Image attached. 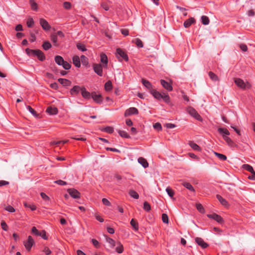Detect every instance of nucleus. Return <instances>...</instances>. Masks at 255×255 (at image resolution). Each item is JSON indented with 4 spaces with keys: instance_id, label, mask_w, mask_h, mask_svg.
<instances>
[{
    "instance_id": "72a5a7b5",
    "label": "nucleus",
    "mask_w": 255,
    "mask_h": 255,
    "mask_svg": "<svg viewBox=\"0 0 255 255\" xmlns=\"http://www.w3.org/2000/svg\"><path fill=\"white\" fill-rule=\"evenodd\" d=\"M183 185L191 191L195 192V189L192 185L189 182H184Z\"/></svg>"
},
{
    "instance_id": "a211bd4d",
    "label": "nucleus",
    "mask_w": 255,
    "mask_h": 255,
    "mask_svg": "<svg viewBox=\"0 0 255 255\" xmlns=\"http://www.w3.org/2000/svg\"><path fill=\"white\" fill-rule=\"evenodd\" d=\"M195 22V20L193 17H190L188 19L186 20L184 22V26L185 28L190 27L193 23Z\"/></svg>"
},
{
    "instance_id": "4d7b16f0",
    "label": "nucleus",
    "mask_w": 255,
    "mask_h": 255,
    "mask_svg": "<svg viewBox=\"0 0 255 255\" xmlns=\"http://www.w3.org/2000/svg\"><path fill=\"white\" fill-rule=\"evenodd\" d=\"M63 7L66 9H69L71 7V4L69 2L65 1L63 3Z\"/></svg>"
},
{
    "instance_id": "f3484780",
    "label": "nucleus",
    "mask_w": 255,
    "mask_h": 255,
    "mask_svg": "<svg viewBox=\"0 0 255 255\" xmlns=\"http://www.w3.org/2000/svg\"><path fill=\"white\" fill-rule=\"evenodd\" d=\"M100 61L103 64V67L104 68H107L108 66V57L105 54L102 53L100 55Z\"/></svg>"
},
{
    "instance_id": "ddd939ff",
    "label": "nucleus",
    "mask_w": 255,
    "mask_h": 255,
    "mask_svg": "<svg viewBox=\"0 0 255 255\" xmlns=\"http://www.w3.org/2000/svg\"><path fill=\"white\" fill-rule=\"evenodd\" d=\"M195 242L199 246H200L203 249H206L209 246L208 244L205 242L204 240L201 238H196L195 239Z\"/></svg>"
},
{
    "instance_id": "6e6552de",
    "label": "nucleus",
    "mask_w": 255,
    "mask_h": 255,
    "mask_svg": "<svg viewBox=\"0 0 255 255\" xmlns=\"http://www.w3.org/2000/svg\"><path fill=\"white\" fill-rule=\"evenodd\" d=\"M138 114V111L137 109L134 107H131L127 109L124 114L125 117L130 116L132 115H137Z\"/></svg>"
},
{
    "instance_id": "c756f323",
    "label": "nucleus",
    "mask_w": 255,
    "mask_h": 255,
    "mask_svg": "<svg viewBox=\"0 0 255 255\" xmlns=\"http://www.w3.org/2000/svg\"><path fill=\"white\" fill-rule=\"evenodd\" d=\"M189 144L190 146L193 149L196 150V151H200L201 150V148L196 143H195L192 141H190V142L189 143Z\"/></svg>"
},
{
    "instance_id": "0e129e2a",
    "label": "nucleus",
    "mask_w": 255,
    "mask_h": 255,
    "mask_svg": "<svg viewBox=\"0 0 255 255\" xmlns=\"http://www.w3.org/2000/svg\"><path fill=\"white\" fill-rule=\"evenodd\" d=\"M105 131L109 133H112L114 132V128L111 127H107L105 128Z\"/></svg>"
},
{
    "instance_id": "a18cd8bd",
    "label": "nucleus",
    "mask_w": 255,
    "mask_h": 255,
    "mask_svg": "<svg viewBox=\"0 0 255 255\" xmlns=\"http://www.w3.org/2000/svg\"><path fill=\"white\" fill-rule=\"evenodd\" d=\"M31 233L35 236H39L40 235V231H39L35 227H33L31 229Z\"/></svg>"
},
{
    "instance_id": "774afa93",
    "label": "nucleus",
    "mask_w": 255,
    "mask_h": 255,
    "mask_svg": "<svg viewBox=\"0 0 255 255\" xmlns=\"http://www.w3.org/2000/svg\"><path fill=\"white\" fill-rule=\"evenodd\" d=\"M92 242L93 245L97 248L99 247V242L96 239H92Z\"/></svg>"
},
{
    "instance_id": "58836bf2",
    "label": "nucleus",
    "mask_w": 255,
    "mask_h": 255,
    "mask_svg": "<svg viewBox=\"0 0 255 255\" xmlns=\"http://www.w3.org/2000/svg\"><path fill=\"white\" fill-rule=\"evenodd\" d=\"M118 133H119L120 136H121L123 137L126 138H128L130 137L129 134L126 131H125L124 130H119L118 131Z\"/></svg>"
},
{
    "instance_id": "aec40b11",
    "label": "nucleus",
    "mask_w": 255,
    "mask_h": 255,
    "mask_svg": "<svg viewBox=\"0 0 255 255\" xmlns=\"http://www.w3.org/2000/svg\"><path fill=\"white\" fill-rule=\"evenodd\" d=\"M216 198L222 205L225 207H227L229 206V204L227 200L223 198L221 195H217Z\"/></svg>"
},
{
    "instance_id": "49530a36",
    "label": "nucleus",
    "mask_w": 255,
    "mask_h": 255,
    "mask_svg": "<svg viewBox=\"0 0 255 255\" xmlns=\"http://www.w3.org/2000/svg\"><path fill=\"white\" fill-rule=\"evenodd\" d=\"M26 109L29 111V112L34 117H37V114L36 111L33 109L30 106H27L26 107Z\"/></svg>"
},
{
    "instance_id": "e2e57ef3",
    "label": "nucleus",
    "mask_w": 255,
    "mask_h": 255,
    "mask_svg": "<svg viewBox=\"0 0 255 255\" xmlns=\"http://www.w3.org/2000/svg\"><path fill=\"white\" fill-rule=\"evenodd\" d=\"M102 201V203L105 205H106L107 206H110L111 205L110 202L106 198H103Z\"/></svg>"
},
{
    "instance_id": "423d86ee",
    "label": "nucleus",
    "mask_w": 255,
    "mask_h": 255,
    "mask_svg": "<svg viewBox=\"0 0 255 255\" xmlns=\"http://www.w3.org/2000/svg\"><path fill=\"white\" fill-rule=\"evenodd\" d=\"M188 113L198 121H202L201 117L198 114L197 111L193 108L189 107L187 109Z\"/></svg>"
},
{
    "instance_id": "2eb2a0df",
    "label": "nucleus",
    "mask_w": 255,
    "mask_h": 255,
    "mask_svg": "<svg viewBox=\"0 0 255 255\" xmlns=\"http://www.w3.org/2000/svg\"><path fill=\"white\" fill-rule=\"evenodd\" d=\"M81 93L82 97L84 99H90L91 97V94L88 92L84 86L82 87V91Z\"/></svg>"
},
{
    "instance_id": "79ce46f5",
    "label": "nucleus",
    "mask_w": 255,
    "mask_h": 255,
    "mask_svg": "<svg viewBox=\"0 0 255 255\" xmlns=\"http://www.w3.org/2000/svg\"><path fill=\"white\" fill-rule=\"evenodd\" d=\"M166 191L167 193L169 196L170 197H173L174 195V191L169 187H168L166 189Z\"/></svg>"
},
{
    "instance_id": "4be33fe9",
    "label": "nucleus",
    "mask_w": 255,
    "mask_h": 255,
    "mask_svg": "<svg viewBox=\"0 0 255 255\" xmlns=\"http://www.w3.org/2000/svg\"><path fill=\"white\" fill-rule=\"evenodd\" d=\"M25 52L30 57H36L37 54V49H30L26 48L25 49Z\"/></svg>"
},
{
    "instance_id": "cd10ccee",
    "label": "nucleus",
    "mask_w": 255,
    "mask_h": 255,
    "mask_svg": "<svg viewBox=\"0 0 255 255\" xmlns=\"http://www.w3.org/2000/svg\"><path fill=\"white\" fill-rule=\"evenodd\" d=\"M55 61L58 65H62L64 60L61 56L57 55L55 57Z\"/></svg>"
},
{
    "instance_id": "6ab92c4d",
    "label": "nucleus",
    "mask_w": 255,
    "mask_h": 255,
    "mask_svg": "<svg viewBox=\"0 0 255 255\" xmlns=\"http://www.w3.org/2000/svg\"><path fill=\"white\" fill-rule=\"evenodd\" d=\"M73 63L77 68H79L81 66L80 59L78 56H74L73 58Z\"/></svg>"
},
{
    "instance_id": "7ed1b4c3",
    "label": "nucleus",
    "mask_w": 255,
    "mask_h": 255,
    "mask_svg": "<svg viewBox=\"0 0 255 255\" xmlns=\"http://www.w3.org/2000/svg\"><path fill=\"white\" fill-rule=\"evenodd\" d=\"M117 57L120 61L125 60L126 61H128V56L126 53L120 48L117 49Z\"/></svg>"
},
{
    "instance_id": "680f3d73",
    "label": "nucleus",
    "mask_w": 255,
    "mask_h": 255,
    "mask_svg": "<svg viewBox=\"0 0 255 255\" xmlns=\"http://www.w3.org/2000/svg\"><path fill=\"white\" fill-rule=\"evenodd\" d=\"M39 236L41 237V238L44 240H47V237L46 236V233L45 231L42 230L40 231V235Z\"/></svg>"
},
{
    "instance_id": "a19ab883",
    "label": "nucleus",
    "mask_w": 255,
    "mask_h": 255,
    "mask_svg": "<svg viewBox=\"0 0 255 255\" xmlns=\"http://www.w3.org/2000/svg\"><path fill=\"white\" fill-rule=\"evenodd\" d=\"M23 204L25 207L30 208L31 211H34L36 209V207L34 205L29 204L26 202H24Z\"/></svg>"
},
{
    "instance_id": "7c9ffc66",
    "label": "nucleus",
    "mask_w": 255,
    "mask_h": 255,
    "mask_svg": "<svg viewBox=\"0 0 255 255\" xmlns=\"http://www.w3.org/2000/svg\"><path fill=\"white\" fill-rule=\"evenodd\" d=\"M113 88L112 83L111 81H108L105 84V90L106 91H110Z\"/></svg>"
},
{
    "instance_id": "393cba45",
    "label": "nucleus",
    "mask_w": 255,
    "mask_h": 255,
    "mask_svg": "<svg viewBox=\"0 0 255 255\" xmlns=\"http://www.w3.org/2000/svg\"><path fill=\"white\" fill-rule=\"evenodd\" d=\"M138 162L140 163L144 168H146L148 166V163L147 160L143 157H140L138 159Z\"/></svg>"
},
{
    "instance_id": "338daca9",
    "label": "nucleus",
    "mask_w": 255,
    "mask_h": 255,
    "mask_svg": "<svg viewBox=\"0 0 255 255\" xmlns=\"http://www.w3.org/2000/svg\"><path fill=\"white\" fill-rule=\"evenodd\" d=\"M40 195L43 200H46V201L49 200V197L47 195H46V194H45L44 193L41 192L40 193Z\"/></svg>"
},
{
    "instance_id": "c9c22d12",
    "label": "nucleus",
    "mask_w": 255,
    "mask_h": 255,
    "mask_svg": "<svg viewBox=\"0 0 255 255\" xmlns=\"http://www.w3.org/2000/svg\"><path fill=\"white\" fill-rule=\"evenodd\" d=\"M29 4L32 10L36 11L38 9L37 3L34 1V0H30Z\"/></svg>"
},
{
    "instance_id": "9d476101",
    "label": "nucleus",
    "mask_w": 255,
    "mask_h": 255,
    "mask_svg": "<svg viewBox=\"0 0 255 255\" xmlns=\"http://www.w3.org/2000/svg\"><path fill=\"white\" fill-rule=\"evenodd\" d=\"M91 97L98 104H101L103 102V98L101 95L100 94H98L95 92L91 93Z\"/></svg>"
},
{
    "instance_id": "a878e982",
    "label": "nucleus",
    "mask_w": 255,
    "mask_h": 255,
    "mask_svg": "<svg viewBox=\"0 0 255 255\" xmlns=\"http://www.w3.org/2000/svg\"><path fill=\"white\" fill-rule=\"evenodd\" d=\"M36 57H37L38 59L41 61H43L45 59V56L43 52L39 49H37V54L36 55Z\"/></svg>"
},
{
    "instance_id": "37998d69",
    "label": "nucleus",
    "mask_w": 255,
    "mask_h": 255,
    "mask_svg": "<svg viewBox=\"0 0 255 255\" xmlns=\"http://www.w3.org/2000/svg\"><path fill=\"white\" fill-rule=\"evenodd\" d=\"M209 76L213 81H216L218 80V76L212 72H209Z\"/></svg>"
},
{
    "instance_id": "e433bc0d",
    "label": "nucleus",
    "mask_w": 255,
    "mask_h": 255,
    "mask_svg": "<svg viewBox=\"0 0 255 255\" xmlns=\"http://www.w3.org/2000/svg\"><path fill=\"white\" fill-rule=\"evenodd\" d=\"M214 154L221 160L225 161L227 159V156L223 154L219 153L216 152H214Z\"/></svg>"
},
{
    "instance_id": "39448f33",
    "label": "nucleus",
    "mask_w": 255,
    "mask_h": 255,
    "mask_svg": "<svg viewBox=\"0 0 255 255\" xmlns=\"http://www.w3.org/2000/svg\"><path fill=\"white\" fill-rule=\"evenodd\" d=\"M34 243H35L33 239V238H32V237L30 236H29L28 237V239H27V241H26L24 242V246L25 248H26V249L28 251H29L31 250L33 245L34 244Z\"/></svg>"
},
{
    "instance_id": "bf43d9fd",
    "label": "nucleus",
    "mask_w": 255,
    "mask_h": 255,
    "mask_svg": "<svg viewBox=\"0 0 255 255\" xmlns=\"http://www.w3.org/2000/svg\"><path fill=\"white\" fill-rule=\"evenodd\" d=\"M54 182L58 185H62V186L66 185L67 184L66 182L63 181L62 180H58L55 181Z\"/></svg>"
},
{
    "instance_id": "0eeeda50",
    "label": "nucleus",
    "mask_w": 255,
    "mask_h": 255,
    "mask_svg": "<svg viewBox=\"0 0 255 255\" xmlns=\"http://www.w3.org/2000/svg\"><path fill=\"white\" fill-rule=\"evenodd\" d=\"M67 192L69 194V195L74 199L80 198V193L79 192L74 188H70L67 190Z\"/></svg>"
},
{
    "instance_id": "5fc2aeb1",
    "label": "nucleus",
    "mask_w": 255,
    "mask_h": 255,
    "mask_svg": "<svg viewBox=\"0 0 255 255\" xmlns=\"http://www.w3.org/2000/svg\"><path fill=\"white\" fill-rule=\"evenodd\" d=\"M51 40L55 45H56L57 41V35L56 34H52L51 35Z\"/></svg>"
},
{
    "instance_id": "f257e3e1",
    "label": "nucleus",
    "mask_w": 255,
    "mask_h": 255,
    "mask_svg": "<svg viewBox=\"0 0 255 255\" xmlns=\"http://www.w3.org/2000/svg\"><path fill=\"white\" fill-rule=\"evenodd\" d=\"M150 93L154 97V98L157 99L158 100H161L162 99L165 102L167 103L170 102V97L167 94L164 93L162 94L155 89L151 91Z\"/></svg>"
},
{
    "instance_id": "f03ea898",
    "label": "nucleus",
    "mask_w": 255,
    "mask_h": 255,
    "mask_svg": "<svg viewBox=\"0 0 255 255\" xmlns=\"http://www.w3.org/2000/svg\"><path fill=\"white\" fill-rule=\"evenodd\" d=\"M234 82L238 87L242 90L249 89L251 87V84L248 82H245L240 78H235Z\"/></svg>"
},
{
    "instance_id": "8fccbe9b",
    "label": "nucleus",
    "mask_w": 255,
    "mask_h": 255,
    "mask_svg": "<svg viewBox=\"0 0 255 255\" xmlns=\"http://www.w3.org/2000/svg\"><path fill=\"white\" fill-rule=\"evenodd\" d=\"M26 24L28 27H32L34 24V21H33V19L31 17L28 18L27 19Z\"/></svg>"
},
{
    "instance_id": "412c9836",
    "label": "nucleus",
    "mask_w": 255,
    "mask_h": 255,
    "mask_svg": "<svg viewBox=\"0 0 255 255\" xmlns=\"http://www.w3.org/2000/svg\"><path fill=\"white\" fill-rule=\"evenodd\" d=\"M58 81L60 84L64 86H69L71 84V82L66 79L59 78Z\"/></svg>"
},
{
    "instance_id": "9b49d317",
    "label": "nucleus",
    "mask_w": 255,
    "mask_h": 255,
    "mask_svg": "<svg viewBox=\"0 0 255 255\" xmlns=\"http://www.w3.org/2000/svg\"><path fill=\"white\" fill-rule=\"evenodd\" d=\"M160 84L162 87L168 91H171L173 90L172 84L170 82H168L164 80H160Z\"/></svg>"
},
{
    "instance_id": "3c124183",
    "label": "nucleus",
    "mask_w": 255,
    "mask_h": 255,
    "mask_svg": "<svg viewBox=\"0 0 255 255\" xmlns=\"http://www.w3.org/2000/svg\"><path fill=\"white\" fill-rule=\"evenodd\" d=\"M143 209L146 211H149L151 209L150 205L148 203V202L145 201L143 203Z\"/></svg>"
},
{
    "instance_id": "13d9d810",
    "label": "nucleus",
    "mask_w": 255,
    "mask_h": 255,
    "mask_svg": "<svg viewBox=\"0 0 255 255\" xmlns=\"http://www.w3.org/2000/svg\"><path fill=\"white\" fill-rule=\"evenodd\" d=\"M5 210L9 212L13 213L15 212V209L11 206L8 205L5 208Z\"/></svg>"
},
{
    "instance_id": "052dcab7",
    "label": "nucleus",
    "mask_w": 255,
    "mask_h": 255,
    "mask_svg": "<svg viewBox=\"0 0 255 255\" xmlns=\"http://www.w3.org/2000/svg\"><path fill=\"white\" fill-rule=\"evenodd\" d=\"M153 128L157 130H160L162 129L161 125L159 123H156L153 125Z\"/></svg>"
},
{
    "instance_id": "20e7f679",
    "label": "nucleus",
    "mask_w": 255,
    "mask_h": 255,
    "mask_svg": "<svg viewBox=\"0 0 255 255\" xmlns=\"http://www.w3.org/2000/svg\"><path fill=\"white\" fill-rule=\"evenodd\" d=\"M102 66L100 64H94L93 65V68L94 72L99 76H102L103 75V71Z\"/></svg>"
},
{
    "instance_id": "864d4df0",
    "label": "nucleus",
    "mask_w": 255,
    "mask_h": 255,
    "mask_svg": "<svg viewBox=\"0 0 255 255\" xmlns=\"http://www.w3.org/2000/svg\"><path fill=\"white\" fill-rule=\"evenodd\" d=\"M162 220L164 223L167 224L168 223V217L166 214H162Z\"/></svg>"
},
{
    "instance_id": "4468645a",
    "label": "nucleus",
    "mask_w": 255,
    "mask_h": 255,
    "mask_svg": "<svg viewBox=\"0 0 255 255\" xmlns=\"http://www.w3.org/2000/svg\"><path fill=\"white\" fill-rule=\"evenodd\" d=\"M82 91V87L76 85L74 86L70 91V93L72 95H77L80 92Z\"/></svg>"
},
{
    "instance_id": "f8f14e48",
    "label": "nucleus",
    "mask_w": 255,
    "mask_h": 255,
    "mask_svg": "<svg viewBox=\"0 0 255 255\" xmlns=\"http://www.w3.org/2000/svg\"><path fill=\"white\" fill-rule=\"evenodd\" d=\"M39 23L42 28L45 30H49L51 27L48 22L43 18H40Z\"/></svg>"
},
{
    "instance_id": "dca6fc26",
    "label": "nucleus",
    "mask_w": 255,
    "mask_h": 255,
    "mask_svg": "<svg viewBox=\"0 0 255 255\" xmlns=\"http://www.w3.org/2000/svg\"><path fill=\"white\" fill-rule=\"evenodd\" d=\"M142 83L150 92H151V91L153 90L152 85L147 80L142 79Z\"/></svg>"
},
{
    "instance_id": "5701e85b",
    "label": "nucleus",
    "mask_w": 255,
    "mask_h": 255,
    "mask_svg": "<svg viewBox=\"0 0 255 255\" xmlns=\"http://www.w3.org/2000/svg\"><path fill=\"white\" fill-rule=\"evenodd\" d=\"M222 137L229 146H230V147L234 146L235 143H234V141L232 140V139H231V138H230L228 136V135H226V136H224Z\"/></svg>"
},
{
    "instance_id": "1a4fd4ad",
    "label": "nucleus",
    "mask_w": 255,
    "mask_h": 255,
    "mask_svg": "<svg viewBox=\"0 0 255 255\" xmlns=\"http://www.w3.org/2000/svg\"><path fill=\"white\" fill-rule=\"evenodd\" d=\"M207 217L209 218H210V219H213V220L216 221L219 223H223L224 222V220H223V218L221 216H220V215H219L216 213L208 214Z\"/></svg>"
},
{
    "instance_id": "473e14b6",
    "label": "nucleus",
    "mask_w": 255,
    "mask_h": 255,
    "mask_svg": "<svg viewBox=\"0 0 255 255\" xmlns=\"http://www.w3.org/2000/svg\"><path fill=\"white\" fill-rule=\"evenodd\" d=\"M130 224L135 231H138V223L133 219H132L131 220Z\"/></svg>"
},
{
    "instance_id": "de8ad7c7",
    "label": "nucleus",
    "mask_w": 255,
    "mask_h": 255,
    "mask_svg": "<svg viewBox=\"0 0 255 255\" xmlns=\"http://www.w3.org/2000/svg\"><path fill=\"white\" fill-rule=\"evenodd\" d=\"M63 68L66 70H69L70 69L71 66L69 63L67 61H64L63 63L62 64Z\"/></svg>"
},
{
    "instance_id": "f704fd0d",
    "label": "nucleus",
    "mask_w": 255,
    "mask_h": 255,
    "mask_svg": "<svg viewBox=\"0 0 255 255\" xmlns=\"http://www.w3.org/2000/svg\"><path fill=\"white\" fill-rule=\"evenodd\" d=\"M243 168L249 172H250L251 173H253L254 172H255L253 168V167L249 164H244L243 165Z\"/></svg>"
},
{
    "instance_id": "6e6d98bb",
    "label": "nucleus",
    "mask_w": 255,
    "mask_h": 255,
    "mask_svg": "<svg viewBox=\"0 0 255 255\" xmlns=\"http://www.w3.org/2000/svg\"><path fill=\"white\" fill-rule=\"evenodd\" d=\"M196 208L197 210L200 212V213H204V209L203 207V206L201 204H196Z\"/></svg>"
},
{
    "instance_id": "b1692460",
    "label": "nucleus",
    "mask_w": 255,
    "mask_h": 255,
    "mask_svg": "<svg viewBox=\"0 0 255 255\" xmlns=\"http://www.w3.org/2000/svg\"><path fill=\"white\" fill-rule=\"evenodd\" d=\"M218 131H219V133L222 135V136L229 135L230 134L229 130L225 128H220L218 129Z\"/></svg>"
},
{
    "instance_id": "c03bdc74",
    "label": "nucleus",
    "mask_w": 255,
    "mask_h": 255,
    "mask_svg": "<svg viewBox=\"0 0 255 255\" xmlns=\"http://www.w3.org/2000/svg\"><path fill=\"white\" fill-rule=\"evenodd\" d=\"M77 48H78V50L82 51H86V48L85 45L83 44L80 43H78L77 44Z\"/></svg>"
},
{
    "instance_id": "09e8293b",
    "label": "nucleus",
    "mask_w": 255,
    "mask_h": 255,
    "mask_svg": "<svg viewBox=\"0 0 255 255\" xmlns=\"http://www.w3.org/2000/svg\"><path fill=\"white\" fill-rule=\"evenodd\" d=\"M106 241L109 244L111 245L112 247H114L116 246V242L113 239L107 237L106 238Z\"/></svg>"
},
{
    "instance_id": "c85d7f7f",
    "label": "nucleus",
    "mask_w": 255,
    "mask_h": 255,
    "mask_svg": "<svg viewBox=\"0 0 255 255\" xmlns=\"http://www.w3.org/2000/svg\"><path fill=\"white\" fill-rule=\"evenodd\" d=\"M128 194L131 197L135 199H137L139 198L138 194L134 190H130L128 192Z\"/></svg>"
},
{
    "instance_id": "4c0bfd02",
    "label": "nucleus",
    "mask_w": 255,
    "mask_h": 255,
    "mask_svg": "<svg viewBox=\"0 0 255 255\" xmlns=\"http://www.w3.org/2000/svg\"><path fill=\"white\" fill-rule=\"evenodd\" d=\"M116 252L119 254H121L124 251L123 246L120 243H118V246L116 248Z\"/></svg>"
},
{
    "instance_id": "bb28decb",
    "label": "nucleus",
    "mask_w": 255,
    "mask_h": 255,
    "mask_svg": "<svg viewBox=\"0 0 255 255\" xmlns=\"http://www.w3.org/2000/svg\"><path fill=\"white\" fill-rule=\"evenodd\" d=\"M46 112L50 115H56L58 113V110L55 107H49L46 110Z\"/></svg>"
},
{
    "instance_id": "2f4dec72",
    "label": "nucleus",
    "mask_w": 255,
    "mask_h": 255,
    "mask_svg": "<svg viewBox=\"0 0 255 255\" xmlns=\"http://www.w3.org/2000/svg\"><path fill=\"white\" fill-rule=\"evenodd\" d=\"M210 20L208 16L203 15L201 16V22L204 25H208L209 23Z\"/></svg>"
},
{
    "instance_id": "603ef678",
    "label": "nucleus",
    "mask_w": 255,
    "mask_h": 255,
    "mask_svg": "<svg viewBox=\"0 0 255 255\" xmlns=\"http://www.w3.org/2000/svg\"><path fill=\"white\" fill-rule=\"evenodd\" d=\"M135 43L136 45V46L138 47L142 48L143 46V44L142 43V41L139 38L135 39Z\"/></svg>"
},
{
    "instance_id": "69168bd1",
    "label": "nucleus",
    "mask_w": 255,
    "mask_h": 255,
    "mask_svg": "<svg viewBox=\"0 0 255 255\" xmlns=\"http://www.w3.org/2000/svg\"><path fill=\"white\" fill-rule=\"evenodd\" d=\"M240 47L241 49L244 52H246L248 50L247 46L245 44H241L240 45Z\"/></svg>"
},
{
    "instance_id": "ea45409f",
    "label": "nucleus",
    "mask_w": 255,
    "mask_h": 255,
    "mask_svg": "<svg viewBox=\"0 0 255 255\" xmlns=\"http://www.w3.org/2000/svg\"><path fill=\"white\" fill-rule=\"evenodd\" d=\"M42 47L45 50H47L51 47V44L48 41H45L42 44Z\"/></svg>"
}]
</instances>
